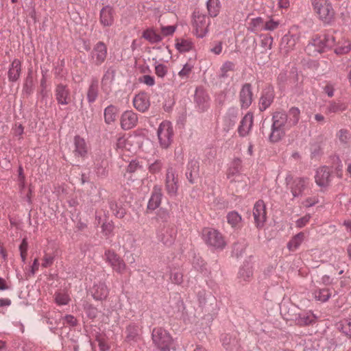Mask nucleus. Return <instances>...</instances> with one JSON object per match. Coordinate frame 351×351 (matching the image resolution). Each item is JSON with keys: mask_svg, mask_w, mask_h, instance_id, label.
<instances>
[{"mask_svg": "<svg viewBox=\"0 0 351 351\" xmlns=\"http://www.w3.org/2000/svg\"><path fill=\"white\" fill-rule=\"evenodd\" d=\"M333 45L334 38L332 35L317 34L312 38L305 50L308 55L315 56L332 47Z\"/></svg>", "mask_w": 351, "mask_h": 351, "instance_id": "f257e3e1", "label": "nucleus"}, {"mask_svg": "<svg viewBox=\"0 0 351 351\" xmlns=\"http://www.w3.org/2000/svg\"><path fill=\"white\" fill-rule=\"evenodd\" d=\"M285 181L287 187L293 197H302L312 186L308 178L295 177L290 173L287 176Z\"/></svg>", "mask_w": 351, "mask_h": 351, "instance_id": "f03ea898", "label": "nucleus"}, {"mask_svg": "<svg viewBox=\"0 0 351 351\" xmlns=\"http://www.w3.org/2000/svg\"><path fill=\"white\" fill-rule=\"evenodd\" d=\"M287 114L282 112H276L273 116V124L270 140L273 142L278 141L285 134V132L291 128L287 125Z\"/></svg>", "mask_w": 351, "mask_h": 351, "instance_id": "7ed1b4c3", "label": "nucleus"}, {"mask_svg": "<svg viewBox=\"0 0 351 351\" xmlns=\"http://www.w3.org/2000/svg\"><path fill=\"white\" fill-rule=\"evenodd\" d=\"M315 13L326 23H330L335 17V11L328 0H311Z\"/></svg>", "mask_w": 351, "mask_h": 351, "instance_id": "20e7f679", "label": "nucleus"}, {"mask_svg": "<svg viewBox=\"0 0 351 351\" xmlns=\"http://www.w3.org/2000/svg\"><path fill=\"white\" fill-rule=\"evenodd\" d=\"M139 137L134 135L123 136L118 138L116 150L120 154L130 156L135 153L139 147Z\"/></svg>", "mask_w": 351, "mask_h": 351, "instance_id": "39448f33", "label": "nucleus"}, {"mask_svg": "<svg viewBox=\"0 0 351 351\" xmlns=\"http://www.w3.org/2000/svg\"><path fill=\"white\" fill-rule=\"evenodd\" d=\"M202 239L207 245L215 249L222 250L226 245L222 234L213 228H204L202 230Z\"/></svg>", "mask_w": 351, "mask_h": 351, "instance_id": "423d86ee", "label": "nucleus"}, {"mask_svg": "<svg viewBox=\"0 0 351 351\" xmlns=\"http://www.w3.org/2000/svg\"><path fill=\"white\" fill-rule=\"evenodd\" d=\"M152 340L160 351H170L173 339L165 330L162 328H155L152 331Z\"/></svg>", "mask_w": 351, "mask_h": 351, "instance_id": "0eeeda50", "label": "nucleus"}, {"mask_svg": "<svg viewBox=\"0 0 351 351\" xmlns=\"http://www.w3.org/2000/svg\"><path fill=\"white\" fill-rule=\"evenodd\" d=\"M173 129L172 124L167 121H162L157 130V136L162 148H167L173 141Z\"/></svg>", "mask_w": 351, "mask_h": 351, "instance_id": "6e6552de", "label": "nucleus"}, {"mask_svg": "<svg viewBox=\"0 0 351 351\" xmlns=\"http://www.w3.org/2000/svg\"><path fill=\"white\" fill-rule=\"evenodd\" d=\"M210 24L209 19L206 15L194 12L192 21L193 34L198 38H203L208 32V27Z\"/></svg>", "mask_w": 351, "mask_h": 351, "instance_id": "1a4fd4ad", "label": "nucleus"}, {"mask_svg": "<svg viewBox=\"0 0 351 351\" xmlns=\"http://www.w3.org/2000/svg\"><path fill=\"white\" fill-rule=\"evenodd\" d=\"M334 38L335 53L337 55H343L349 53L351 50V42L350 40L342 33V32H335L334 35H332Z\"/></svg>", "mask_w": 351, "mask_h": 351, "instance_id": "9d476101", "label": "nucleus"}, {"mask_svg": "<svg viewBox=\"0 0 351 351\" xmlns=\"http://www.w3.org/2000/svg\"><path fill=\"white\" fill-rule=\"evenodd\" d=\"M107 56V47L103 42H98L94 45L90 55L91 64L99 66L106 60Z\"/></svg>", "mask_w": 351, "mask_h": 351, "instance_id": "9b49d317", "label": "nucleus"}, {"mask_svg": "<svg viewBox=\"0 0 351 351\" xmlns=\"http://www.w3.org/2000/svg\"><path fill=\"white\" fill-rule=\"evenodd\" d=\"M106 261L110 265L113 270L122 274L126 269L123 260L114 251L107 250L105 252Z\"/></svg>", "mask_w": 351, "mask_h": 351, "instance_id": "f8f14e48", "label": "nucleus"}, {"mask_svg": "<svg viewBox=\"0 0 351 351\" xmlns=\"http://www.w3.org/2000/svg\"><path fill=\"white\" fill-rule=\"evenodd\" d=\"M253 216L257 228H262L267 219L266 206L263 200L257 201L253 208Z\"/></svg>", "mask_w": 351, "mask_h": 351, "instance_id": "ddd939ff", "label": "nucleus"}, {"mask_svg": "<svg viewBox=\"0 0 351 351\" xmlns=\"http://www.w3.org/2000/svg\"><path fill=\"white\" fill-rule=\"evenodd\" d=\"M178 178L172 167L168 168L165 178V190L170 196H176L178 189Z\"/></svg>", "mask_w": 351, "mask_h": 351, "instance_id": "4468645a", "label": "nucleus"}, {"mask_svg": "<svg viewBox=\"0 0 351 351\" xmlns=\"http://www.w3.org/2000/svg\"><path fill=\"white\" fill-rule=\"evenodd\" d=\"M300 40V34L294 29H291L282 38V45L286 53L295 49Z\"/></svg>", "mask_w": 351, "mask_h": 351, "instance_id": "2eb2a0df", "label": "nucleus"}, {"mask_svg": "<svg viewBox=\"0 0 351 351\" xmlns=\"http://www.w3.org/2000/svg\"><path fill=\"white\" fill-rule=\"evenodd\" d=\"M89 148L86 141L79 136H76L73 140V153L76 158H85L88 152Z\"/></svg>", "mask_w": 351, "mask_h": 351, "instance_id": "dca6fc26", "label": "nucleus"}, {"mask_svg": "<svg viewBox=\"0 0 351 351\" xmlns=\"http://www.w3.org/2000/svg\"><path fill=\"white\" fill-rule=\"evenodd\" d=\"M138 117L132 110L124 112L121 117V126L123 130H130L136 126Z\"/></svg>", "mask_w": 351, "mask_h": 351, "instance_id": "f3484780", "label": "nucleus"}, {"mask_svg": "<svg viewBox=\"0 0 351 351\" xmlns=\"http://www.w3.org/2000/svg\"><path fill=\"white\" fill-rule=\"evenodd\" d=\"M331 179V170L327 167H322L317 169L315 180L317 185L320 186H328Z\"/></svg>", "mask_w": 351, "mask_h": 351, "instance_id": "a211bd4d", "label": "nucleus"}, {"mask_svg": "<svg viewBox=\"0 0 351 351\" xmlns=\"http://www.w3.org/2000/svg\"><path fill=\"white\" fill-rule=\"evenodd\" d=\"M274 90L271 86L266 87L262 92L259 101V108L261 111L266 110L273 102Z\"/></svg>", "mask_w": 351, "mask_h": 351, "instance_id": "6ab92c4d", "label": "nucleus"}, {"mask_svg": "<svg viewBox=\"0 0 351 351\" xmlns=\"http://www.w3.org/2000/svg\"><path fill=\"white\" fill-rule=\"evenodd\" d=\"M133 104L134 108L142 112L148 110L150 106L149 97L145 93H140L137 94L134 99Z\"/></svg>", "mask_w": 351, "mask_h": 351, "instance_id": "aec40b11", "label": "nucleus"}, {"mask_svg": "<svg viewBox=\"0 0 351 351\" xmlns=\"http://www.w3.org/2000/svg\"><path fill=\"white\" fill-rule=\"evenodd\" d=\"M242 171V160L239 158H234L229 165L226 176L231 181L235 180Z\"/></svg>", "mask_w": 351, "mask_h": 351, "instance_id": "412c9836", "label": "nucleus"}, {"mask_svg": "<svg viewBox=\"0 0 351 351\" xmlns=\"http://www.w3.org/2000/svg\"><path fill=\"white\" fill-rule=\"evenodd\" d=\"M240 102L242 108H247L252 102V92L250 84L243 86L240 92Z\"/></svg>", "mask_w": 351, "mask_h": 351, "instance_id": "4be33fe9", "label": "nucleus"}, {"mask_svg": "<svg viewBox=\"0 0 351 351\" xmlns=\"http://www.w3.org/2000/svg\"><path fill=\"white\" fill-rule=\"evenodd\" d=\"M56 97L58 104L66 105L71 101L70 91L66 86L59 84L56 88Z\"/></svg>", "mask_w": 351, "mask_h": 351, "instance_id": "5701e85b", "label": "nucleus"}, {"mask_svg": "<svg viewBox=\"0 0 351 351\" xmlns=\"http://www.w3.org/2000/svg\"><path fill=\"white\" fill-rule=\"evenodd\" d=\"M162 192L161 187L155 186L153 189L152 196L147 204V210H154L161 203Z\"/></svg>", "mask_w": 351, "mask_h": 351, "instance_id": "b1692460", "label": "nucleus"}, {"mask_svg": "<svg viewBox=\"0 0 351 351\" xmlns=\"http://www.w3.org/2000/svg\"><path fill=\"white\" fill-rule=\"evenodd\" d=\"M114 10L112 7L106 5L100 12V23L104 26H110L114 22Z\"/></svg>", "mask_w": 351, "mask_h": 351, "instance_id": "393cba45", "label": "nucleus"}, {"mask_svg": "<svg viewBox=\"0 0 351 351\" xmlns=\"http://www.w3.org/2000/svg\"><path fill=\"white\" fill-rule=\"evenodd\" d=\"M253 124V116L250 113H247L245 115L241 121V124L238 128V132L241 136H247Z\"/></svg>", "mask_w": 351, "mask_h": 351, "instance_id": "a878e982", "label": "nucleus"}, {"mask_svg": "<svg viewBox=\"0 0 351 351\" xmlns=\"http://www.w3.org/2000/svg\"><path fill=\"white\" fill-rule=\"evenodd\" d=\"M21 62L18 59H14L11 63L8 72V79L11 82L16 81L21 74Z\"/></svg>", "mask_w": 351, "mask_h": 351, "instance_id": "bb28decb", "label": "nucleus"}, {"mask_svg": "<svg viewBox=\"0 0 351 351\" xmlns=\"http://www.w3.org/2000/svg\"><path fill=\"white\" fill-rule=\"evenodd\" d=\"M175 41L176 48L180 53L188 52L194 47V44L190 38H176Z\"/></svg>", "mask_w": 351, "mask_h": 351, "instance_id": "cd10ccee", "label": "nucleus"}, {"mask_svg": "<svg viewBox=\"0 0 351 351\" xmlns=\"http://www.w3.org/2000/svg\"><path fill=\"white\" fill-rule=\"evenodd\" d=\"M253 276V267L249 263H244L238 273V278L241 281L249 282Z\"/></svg>", "mask_w": 351, "mask_h": 351, "instance_id": "c85d7f7f", "label": "nucleus"}, {"mask_svg": "<svg viewBox=\"0 0 351 351\" xmlns=\"http://www.w3.org/2000/svg\"><path fill=\"white\" fill-rule=\"evenodd\" d=\"M91 292L95 300H100L106 298L108 291L105 284L99 283L93 286Z\"/></svg>", "mask_w": 351, "mask_h": 351, "instance_id": "c756f323", "label": "nucleus"}, {"mask_svg": "<svg viewBox=\"0 0 351 351\" xmlns=\"http://www.w3.org/2000/svg\"><path fill=\"white\" fill-rule=\"evenodd\" d=\"M142 37L152 44L158 43L162 40V36L156 33L153 29H147L145 30Z\"/></svg>", "mask_w": 351, "mask_h": 351, "instance_id": "7c9ffc66", "label": "nucleus"}, {"mask_svg": "<svg viewBox=\"0 0 351 351\" xmlns=\"http://www.w3.org/2000/svg\"><path fill=\"white\" fill-rule=\"evenodd\" d=\"M300 110L295 107H292L289 110L287 116V125L292 128L298 124L300 120Z\"/></svg>", "mask_w": 351, "mask_h": 351, "instance_id": "2f4dec72", "label": "nucleus"}, {"mask_svg": "<svg viewBox=\"0 0 351 351\" xmlns=\"http://www.w3.org/2000/svg\"><path fill=\"white\" fill-rule=\"evenodd\" d=\"M195 101L202 110L208 107V97L202 90H196Z\"/></svg>", "mask_w": 351, "mask_h": 351, "instance_id": "473e14b6", "label": "nucleus"}, {"mask_svg": "<svg viewBox=\"0 0 351 351\" xmlns=\"http://www.w3.org/2000/svg\"><path fill=\"white\" fill-rule=\"evenodd\" d=\"M118 110L114 106L106 108L104 110V119L106 123L110 124L116 120Z\"/></svg>", "mask_w": 351, "mask_h": 351, "instance_id": "72a5a7b5", "label": "nucleus"}, {"mask_svg": "<svg viewBox=\"0 0 351 351\" xmlns=\"http://www.w3.org/2000/svg\"><path fill=\"white\" fill-rule=\"evenodd\" d=\"M304 239V234L300 232L293 237L288 243V248L291 251L296 250Z\"/></svg>", "mask_w": 351, "mask_h": 351, "instance_id": "f704fd0d", "label": "nucleus"}, {"mask_svg": "<svg viewBox=\"0 0 351 351\" xmlns=\"http://www.w3.org/2000/svg\"><path fill=\"white\" fill-rule=\"evenodd\" d=\"M241 219V215L237 212L232 211L227 215L228 223L234 228L240 226Z\"/></svg>", "mask_w": 351, "mask_h": 351, "instance_id": "c9c22d12", "label": "nucleus"}, {"mask_svg": "<svg viewBox=\"0 0 351 351\" xmlns=\"http://www.w3.org/2000/svg\"><path fill=\"white\" fill-rule=\"evenodd\" d=\"M207 9L210 16H217L220 10V3L219 0H208L207 1Z\"/></svg>", "mask_w": 351, "mask_h": 351, "instance_id": "e433bc0d", "label": "nucleus"}, {"mask_svg": "<svg viewBox=\"0 0 351 351\" xmlns=\"http://www.w3.org/2000/svg\"><path fill=\"white\" fill-rule=\"evenodd\" d=\"M235 64L230 61L225 62L220 68V77H227L234 71Z\"/></svg>", "mask_w": 351, "mask_h": 351, "instance_id": "4c0bfd02", "label": "nucleus"}, {"mask_svg": "<svg viewBox=\"0 0 351 351\" xmlns=\"http://www.w3.org/2000/svg\"><path fill=\"white\" fill-rule=\"evenodd\" d=\"M264 21L261 17L252 19L249 23V29L254 32L263 31L264 29Z\"/></svg>", "mask_w": 351, "mask_h": 351, "instance_id": "58836bf2", "label": "nucleus"}, {"mask_svg": "<svg viewBox=\"0 0 351 351\" xmlns=\"http://www.w3.org/2000/svg\"><path fill=\"white\" fill-rule=\"evenodd\" d=\"M138 326L134 324L129 325L126 328V341H136L138 335Z\"/></svg>", "mask_w": 351, "mask_h": 351, "instance_id": "ea45409f", "label": "nucleus"}, {"mask_svg": "<svg viewBox=\"0 0 351 351\" xmlns=\"http://www.w3.org/2000/svg\"><path fill=\"white\" fill-rule=\"evenodd\" d=\"M313 294L316 300L324 302L330 298L332 293L328 289H322L315 291Z\"/></svg>", "mask_w": 351, "mask_h": 351, "instance_id": "a19ab883", "label": "nucleus"}, {"mask_svg": "<svg viewBox=\"0 0 351 351\" xmlns=\"http://www.w3.org/2000/svg\"><path fill=\"white\" fill-rule=\"evenodd\" d=\"M314 316L310 313H305L300 314L298 318L296 319L297 324L300 326H306L311 324L314 321Z\"/></svg>", "mask_w": 351, "mask_h": 351, "instance_id": "79ce46f5", "label": "nucleus"}, {"mask_svg": "<svg viewBox=\"0 0 351 351\" xmlns=\"http://www.w3.org/2000/svg\"><path fill=\"white\" fill-rule=\"evenodd\" d=\"M345 110H346V106L343 104H341L339 102H338V103L332 102L328 105L326 110V113L327 114H330L332 113H337L339 112H342Z\"/></svg>", "mask_w": 351, "mask_h": 351, "instance_id": "37998d69", "label": "nucleus"}, {"mask_svg": "<svg viewBox=\"0 0 351 351\" xmlns=\"http://www.w3.org/2000/svg\"><path fill=\"white\" fill-rule=\"evenodd\" d=\"M98 87L96 82H93L88 90L87 99L90 103L94 102L97 97Z\"/></svg>", "mask_w": 351, "mask_h": 351, "instance_id": "c03bdc74", "label": "nucleus"}, {"mask_svg": "<svg viewBox=\"0 0 351 351\" xmlns=\"http://www.w3.org/2000/svg\"><path fill=\"white\" fill-rule=\"evenodd\" d=\"M280 25V21L275 20L274 18H269L266 21H264V29L265 31H274L278 28Z\"/></svg>", "mask_w": 351, "mask_h": 351, "instance_id": "a18cd8bd", "label": "nucleus"}, {"mask_svg": "<svg viewBox=\"0 0 351 351\" xmlns=\"http://www.w3.org/2000/svg\"><path fill=\"white\" fill-rule=\"evenodd\" d=\"M54 298L56 304L58 305H65L70 300L69 295L64 292L56 293Z\"/></svg>", "mask_w": 351, "mask_h": 351, "instance_id": "49530a36", "label": "nucleus"}, {"mask_svg": "<svg viewBox=\"0 0 351 351\" xmlns=\"http://www.w3.org/2000/svg\"><path fill=\"white\" fill-rule=\"evenodd\" d=\"M112 81V76L111 73H106L101 80V88L102 89L108 92L110 90V86Z\"/></svg>", "mask_w": 351, "mask_h": 351, "instance_id": "de8ad7c7", "label": "nucleus"}, {"mask_svg": "<svg viewBox=\"0 0 351 351\" xmlns=\"http://www.w3.org/2000/svg\"><path fill=\"white\" fill-rule=\"evenodd\" d=\"M162 168V163L160 160H156L154 162L149 165L148 169L149 171L155 174L160 171Z\"/></svg>", "mask_w": 351, "mask_h": 351, "instance_id": "09e8293b", "label": "nucleus"}, {"mask_svg": "<svg viewBox=\"0 0 351 351\" xmlns=\"http://www.w3.org/2000/svg\"><path fill=\"white\" fill-rule=\"evenodd\" d=\"M27 249H28V243L26 239H23L20 246H19V250L21 254V257L22 259V261L23 263L25 262L27 255Z\"/></svg>", "mask_w": 351, "mask_h": 351, "instance_id": "8fccbe9b", "label": "nucleus"}, {"mask_svg": "<svg viewBox=\"0 0 351 351\" xmlns=\"http://www.w3.org/2000/svg\"><path fill=\"white\" fill-rule=\"evenodd\" d=\"M337 136L339 141L343 144L348 143L350 138V133L346 130H340L338 132Z\"/></svg>", "mask_w": 351, "mask_h": 351, "instance_id": "3c124183", "label": "nucleus"}, {"mask_svg": "<svg viewBox=\"0 0 351 351\" xmlns=\"http://www.w3.org/2000/svg\"><path fill=\"white\" fill-rule=\"evenodd\" d=\"M193 66L190 64L186 63L183 66L182 69L178 73V75L182 79H187L192 71Z\"/></svg>", "mask_w": 351, "mask_h": 351, "instance_id": "603ef678", "label": "nucleus"}, {"mask_svg": "<svg viewBox=\"0 0 351 351\" xmlns=\"http://www.w3.org/2000/svg\"><path fill=\"white\" fill-rule=\"evenodd\" d=\"M341 329L343 333L351 337V318L342 321Z\"/></svg>", "mask_w": 351, "mask_h": 351, "instance_id": "864d4df0", "label": "nucleus"}, {"mask_svg": "<svg viewBox=\"0 0 351 351\" xmlns=\"http://www.w3.org/2000/svg\"><path fill=\"white\" fill-rule=\"evenodd\" d=\"M176 29V25H168L161 27L162 36H171L173 34Z\"/></svg>", "mask_w": 351, "mask_h": 351, "instance_id": "5fc2aeb1", "label": "nucleus"}, {"mask_svg": "<svg viewBox=\"0 0 351 351\" xmlns=\"http://www.w3.org/2000/svg\"><path fill=\"white\" fill-rule=\"evenodd\" d=\"M155 73L159 77H163L167 73V67L162 64L155 66Z\"/></svg>", "mask_w": 351, "mask_h": 351, "instance_id": "6e6d98bb", "label": "nucleus"}, {"mask_svg": "<svg viewBox=\"0 0 351 351\" xmlns=\"http://www.w3.org/2000/svg\"><path fill=\"white\" fill-rule=\"evenodd\" d=\"M273 38L271 36H265L261 40V46L265 49H270L272 46Z\"/></svg>", "mask_w": 351, "mask_h": 351, "instance_id": "4d7b16f0", "label": "nucleus"}, {"mask_svg": "<svg viewBox=\"0 0 351 351\" xmlns=\"http://www.w3.org/2000/svg\"><path fill=\"white\" fill-rule=\"evenodd\" d=\"M114 228V226L111 222L104 223L101 229L102 232L105 235H109L112 233Z\"/></svg>", "mask_w": 351, "mask_h": 351, "instance_id": "13d9d810", "label": "nucleus"}, {"mask_svg": "<svg viewBox=\"0 0 351 351\" xmlns=\"http://www.w3.org/2000/svg\"><path fill=\"white\" fill-rule=\"evenodd\" d=\"M223 46L221 42H215L210 48V51L215 55H219L222 51Z\"/></svg>", "mask_w": 351, "mask_h": 351, "instance_id": "bf43d9fd", "label": "nucleus"}, {"mask_svg": "<svg viewBox=\"0 0 351 351\" xmlns=\"http://www.w3.org/2000/svg\"><path fill=\"white\" fill-rule=\"evenodd\" d=\"M140 81L149 86H154L155 84V80H154V77L148 75H145L142 76L140 78Z\"/></svg>", "mask_w": 351, "mask_h": 351, "instance_id": "052dcab7", "label": "nucleus"}, {"mask_svg": "<svg viewBox=\"0 0 351 351\" xmlns=\"http://www.w3.org/2000/svg\"><path fill=\"white\" fill-rule=\"evenodd\" d=\"M53 260H54L53 256L46 254L44 256L43 259L42 267H45V268L50 267L51 265H52V264L53 263Z\"/></svg>", "mask_w": 351, "mask_h": 351, "instance_id": "680f3d73", "label": "nucleus"}, {"mask_svg": "<svg viewBox=\"0 0 351 351\" xmlns=\"http://www.w3.org/2000/svg\"><path fill=\"white\" fill-rule=\"evenodd\" d=\"M310 219H311L310 215H304V217H302L300 219H299L298 220H297L296 226L300 228L304 227L308 223Z\"/></svg>", "mask_w": 351, "mask_h": 351, "instance_id": "e2e57ef3", "label": "nucleus"}, {"mask_svg": "<svg viewBox=\"0 0 351 351\" xmlns=\"http://www.w3.org/2000/svg\"><path fill=\"white\" fill-rule=\"evenodd\" d=\"M172 282L179 285L182 282V274L180 271L173 273L171 277Z\"/></svg>", "mask_w": 351, "mask_h": 351, "instance_id": "0e129e2a", "label": "nucleus"}, {"mask_svg": "<svg viewBox=\"0 0 351 351\" xmlns=\"http://www.w3.org/2000/svg\"><path fill=\"white\" fill-rule=\"evenodd\" d=\"M318 202V198L317 197H312L306 198L304 202L303 205L306 207H310Z\"/></svg>", "mask_w": 351, "mask_h": 351, "instance_id": "69168bd1", "label": "nucleus"}, {"mask_svg": "<svg viewBox=\"0 0 351 351\" xmlns=\"http://www.w3.org/2000/svg\"><path fill=\"white\" fill-rule=\"evenodd\" d=\"M141 166L136 161H132L128 166L127 171L130 173H134L137 171Z\"/></svg>", "mask_w": 351, "mask_h": 351, "instance_id": "338daca9", "label": "nucleus"}, {"mask_svg": "<svg viewBox=\"0 0 351 351\" xmlns=\"http://www.w3.org/2000/svg\"><path fill=\"white\" fill-rule=\"evenodd\" d=\"M64 323H66L70 326H75L76 324L77 320L76 319L71 315H66L64 318Z\"/></svg>", "mask_w": 351, "mask_h": 351, "instance_id": "774afa93", "label": "nucleus"}]
</instances>
